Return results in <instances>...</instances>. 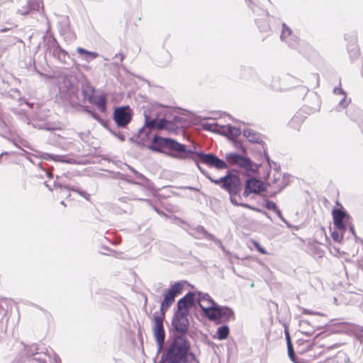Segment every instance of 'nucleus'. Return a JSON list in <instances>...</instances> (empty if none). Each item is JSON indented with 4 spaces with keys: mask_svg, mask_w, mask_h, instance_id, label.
Here are the masks:
<instances>
[{
    "mask_svg": "<svg viewBox=\"0 0 363 363\" xmlns=\"http://www.w3.org/2000/svg\"><path fill=\"white\" fill-rule=\"evenodd\" d=\"M359 331L363 334V326L360 328Z\"/></svg>",
    "mask_w": 363,
    "mask_h": 363,
    "instance_id": "58",
    "label": "nucleus"
},
{
    "mask_svg": "<svg viewBox=\"0 0 363 363\" xmlns=\"http://www.w3.org/2000/svg\"><path fill=\"white\" fill-rule=\"evenodd\" d=\"M133 184H138V182H132Z\"/></svg>",
    "mask_w": 363,
    "mask_h": 363,
    "instance_id": "63",
    "label": "nucleus"
},
{
    "mask_svg": "<svg viewBox=\"0 0 363 363\" xmlns=\"http://www.w3.org/2000/svg\"><path fill=\"white\" fill-rule=\"evenodd\" d=\"M162 363H163V362H162Z\"/></svg>",
    "mask_w": 363,
    "mask_h": 363,
    "instance_id": "64",
    "label": "nucleus"
},
{
    "mask_svg": "<svg viewBox=\"0 0 363 363\" xmlns=\"http://www.w3.org/2000/svg\"><path fill=\"white\" fill-rule=\"evenodd\" d=\"M45 172H46L47 176H48L49 178H51V177H52V174L50 172H49V171H45Z\"/></svg>",
    "mask_w": 363,
    "mask_h": 363,
    "instance_id": "54",
    "label": "nucleus"
},
{
    "mask_svg": "<svg viewBox=\"0 0 363 363\" xmlns=\"http://www.w3.org/2000/svg\"><path fill=\"white\" fill-rule=\"evenodd\" d=\"M203 126V128L206 130H208V131H211V132H213V133H223L222 131H221V127L222 126H219L217 123H203L202 125Z\"/></svg>",
    "mask_w": 363,
    "mask_h": 363,
    "instance_id": "29",
    "label": "nucleus"
},
{
    "mask_svg": "<svg viewBox=\"0 0 363 363\" xmlns=\"http://www.w3.org/2000/svg\"><path fill=\"white\" fill-rule=\"evenodd\" d=\"M285 333H286V340L287 346H289V342H291V340L290 338L289 333L287 331H286Z\"/></svg>",
    "mask_w": 363,
    "mask_h": 363,
    "instance_id": "49",
    "label": "nucleus"
},
{
    "mask_svg": "<svg viewBox=\"0 0 363 363\" xmlns=\"http://www.w3.org/2000/svg\"><path fill=\"white\" fill-rule=\"evenodd\" d=\"M86 112L89 113L94 119L99 120V116L97 113L89 110H86Z\"/></svg>",
    "mask_w": 363,
    "mask_h": 363,
    "instance_id": "45",
    "label": "nucleus"
},
{
    "mask_svg": "<svg viewBox=\"0 0 363 363\" xmlns=\"http://www.w3.org/2000/svg\"><path fill=\"white\" fill-rule=\"evenodd\" d=\"M255 246L256 247V249L262 254L263 255H267V252L265 250V249L264 247H262L259 244V242H255Z\"/></svg>",
    "mask_w": 363,
    "mask_h": 363,
    "instance_id": "41",
    "label": "nucleus"
},
{
    "mask_svg": "<svg viewBox=\"0 0 363 363\" xmlns=\"http://www.w3.org/2000/svg\"><path fill=\"white\" fill-rule=\"evenodd\" d=\"M287 350H288V355H289V357L290 358V359L292 362L296 363L295 352H294L293 345H292L291 342H289V346H287Z\"/></svg>",
    "mask_w": 363,
    "mask_h": 363,
    "instance_id": "32",
    "label": "nucleus"
},
{
    "mask_svg": "<svg viewBox=\"0 0 363 363\" xmlns=\"http://www.w3.org/2000/svg\"><path fill=\"white\" fill-rule=\"evenodd\" d=\"M0 128L4 133H7L9 130L4 121H0Z\"/></svg>",
    "mask_w": 363,
    "mask_h": 363,
    "instance_id": "43",
    "label": "nucleus"
},
{
    "mask_svg": "<svg viewBox=\"0 0 363 363\" xmlns=\"http://www.w3.org/2000/svg\"><path fill=\"white\" fill-rule=\"evenodd\" d=\"M148 148L156 152H162L163 149H168L172 151L169 154L171 157L178 160H191L196 163L197 167L199 166V162L217 169H224L228 167L226 162L216 155L187 149L186 145L169 138L155 135Z\"/></svg>",
    "mask_w": 363,
    "mask_h": 363,
    "instance_id": "1",
    "label": "nucleus"
},
{
    "mask_svg": "<svg viewBox=\"0 0 363 363\" xmlns=\"http://www.w3.org/2000/svg\"><path fill=\"white\" fill-rule=\"evenodd\" d=\"M77 52L79 55H83L82 60L86 61L87 62H89L92 60L96 59L99 57V54L97 52L89 51L82 48H77Z\"/></svg>",
    "mask_w": 363,
    "mask_h": 363,
    "instance_id": "22",
    "label": "nucleus"
},
{
    "mask_svg": "<svg viewBox=\"0 0 363 363\" xmlns=\"http://www.w3.org/2000/svg\"><path fill=\"white\" fill-rule=\"evenodd\" d=\"M197 231L200 233H201L204 237H206V238L209 239V240H213V235H211L209 233H208L206 230L204 229L203 227L202 226H198V228H196Z\"/></svg>",
    "mask_w": 363,
    "mask_h": 363,
    "instance_id": "35",
    "label": "nucleus"
},
{
    "mask_svg": "<svg viewBox=\"0 0 363 363\" xmlns=\"http://www.w3.org/2000/svg\"><path fill=\"white\" fill-rule=\"evenodd\" d=\"M265 207L268 209V210H272V211H274L276 210V208H277L276 203L272 201H266V203H265Z\"/></svg>",
    "mask_w": 363,
    "mask_h": 363,
    "instance_id": "38",
    "label": "nucleus"
},
{
    "mask_svg": "<svg viewBox=\"0 0 363 363\" xmlns=\"http://www.w3.org/2000/svg\"><path fill=\"white\" fill-rule=\"evenodd\" d=\"M55 186H58L62 191L63 189H66L67 191H73L79 194L80 196H83L86 200H89L90 195L86 192L80 190L78 188H74V186H70L69 185H65V184L60 183V182H54Z\"/></svg>",
    "mask_w": 363,
    "mask_h": 363,
    "instance_id": "20",
    "label": "nucleus"
},
{
    "mask_svg": "<svg viewBox=\"0 0 363 363\" xmlns=\"http://www.w3.org/2000/svg\"><path fill=\"white\" fill-rule=\"evenodd\" d=\"M58 359H59V358H58V357H57V358L55 359V362H57Z\"/></svg>",
    "mask_w": 363,
    "mask_h": 363,
    "instance_id": "62",
    "label": "nucleus"
},
{
    "mask_svg": "<svg viewBox=\"0 0 363 363\" xmlns=\"http://www.w3.org/2000/svg\"><path fill=\"white\" fill-rule=\"evenodd\" d=\"M184 284L179 281L173 284L164 294V299L162 301V307H170L174 302L177 295L182 293Z\"/></svg>",
    "mask_w": 363,
    "mask_h": 363,
    "instance_id": "12",
    "label": "nucleus"
},
{
    "mask_svg": "<svg viewBox=\"0 0 363 363\" xmlns=\"http://www.w3.org/2000/svg\"><path fill=\"white\" fill-rule=\"evenodd\" d=\"M304 121V117L300 113L294 115L289 122V125L292 128L298 130L301 123Z\"/></svg>",
    "mask_w": 363,
    "mask_h": 363,
    "instance_id": "26",
    "label": "nucleus"
},
{
    "mask_svg": "<svg viewBox=\"0 0 363 363\" xmlns=\"http://www.w3.org/2000/svg\"><path fill=\"white\" fill-rule=\"evenodd\" d=\"M27 4L30 12L33 11H40V10H43L42 0H28Z\"/></svg>",
    "mask_w": 363,
    "mask_h": 363,
    "instance_id": "27",
    "label": "nucleus"
},
{
    "mask_svg": "<svg viewBox=\"0 0 363 363\" xmlns=\"http://www.w3.org/2000/svg\"><path fill=\"white\" fill-rule=\"evenodd\" d=\"M345 231H334L332 233V238L334 241L340 242L343 238V234Z\"/></svg>",
    "mask_w": 363,
    "mask_h": 363,
    "instance_id": "33",
    "label": "nucleus"
},
{
    "mask_svg": "<svg viewBox=\"0 0 363 363\" xmlns=\"http://www.w3.org/2000/svg\"><path fill=\"white\" fill-rule=\"evenodd\" d=\"M333 93L336 95H342L343 96V98L340 99V101L338 103L337 106L336 107V109L337 111H340V108H345L348 105V102L346 101V94L342 89L340 87H335L333 89Z\"/></svg>",
    "mask_w": 363,
    "mask_h": 363,
    "instance_id": "25",
    "label": "nucleus"
},
{
    "mask_svg": "<svg viewBox=\"0 0 363 363\" xmlns=\"http://www.w3.org/2000/svg\"><path fill=\"white\" fill-rule=\"evenodd\" d=\"M18 13L23 16L28 15L30 13V10L28 6V4L25 6H22L20 9H18Z\"/></svg>",
    "mask_w": 363,
    "mask_h": 363,
    "instance_id": "34",
    "label": "nucleus"
},
{
    "mask_svg": "<svg viewBox=\"0 0 363 363\" xmlns=\"http://www.w3.org/2000/svg\"><path fill=\"white\" fill-rule=\"evenodd\" d=\"M110 132L114 136L118 138L121 141H124L125 140V135L123 133H121V131L116 130L110 129Z\"/></svg>",
    "mask_w": 363,
    "mask_h": 363,
    "instance_id": "37",
    "label": "nucleus"
},
{
    "mask_svg": "<svg viewBox=\"0 0 363 363\" xmlns=\"http://www.w3.org/2000/svg\"><path fill=\"white\" fill-rule=\"evenodd\" d=\"M333 223L338 230L342 232L346 230V226L345 222L349 223L350 216L342 209L341 206L340 209L333 210Z\"/></svg>",
    "mask_w": 363,
    "mask_h": 363,
    "instance_id": "13",
    "label": "nucleus"
},
{
    "mask_svg": "<svg viewBox=\"0 0 363 363\" xmlns=\"http://www.w3.org/2000/svg\"><path fill=\"white\" fill-rule=\"evenodd\" d=\"M222 130L221 135H226L229 139L233 140L235 138L239 136L241 134V130L240 128L232 125L222 126L220 128Z\"/></svg>",
    "mask_w": 363,
    "mask_h": 363,
    "instance_id": "19",
    "label": "nucleus"
},
{
    "mask_svg": "<svg viewBox=\"0 0 363 363\" xmlns=\"http://www.w3.org/2000/svg\"><path fill=\"white\" fill-rule=\"evenodd\" d=\"M128 168L135 174V175L140 179H143V180H145L146 181L147 180V178L143 175L141 173L138 172V171H136L135 169H134L133 167L128 166Z\"/></svg>",
    "mask_w": 363,
    "mask_h": 363,
    "instance_id": "39",
    "label": "nucleus"
},
{
    "mask_svg": "<svg viewBox=\"0 0 363 363\" xmlns=\"http://www.w3.org/2000/svg\"><path fill=\"white\" fill-rule=\"evenodd\" d=\"M266 190L263 182L255 178L247 179L245 181V190L242 193L244 197H247L251 194H259Z\"/></svg>",
    "mask_w": 363,
    "mask_h": 363,
    "instance_id": "11",
    "label": "nucleus"
},
{
    "mask_svg": "<svg viewBox=\"0 0 363 363\" xmlns=\"http://www.w3.org/2000/svg\"><path fill=\"white\" fill-rule=\"evenodd\" d=\"M48 50L60 63L65 65H69L72 59L69 54L63 50L54 38H50L47 43Z\"/></svg>",
    "mask_w": 363,
    "mask_h": 363,
    "instance_id": "8",
    "label": "nucleus"
},
{
    "mask_svg": "<svg viewBox=\"0 0 363 363\" xmlns=\"http://www.w3.org/2000/svg\"><path fill=\"white\" fill-rule=\"evenodd\" d=\"M198 169L201 174L211 182L216 184H221V188L228 192L230 195V201L234 206H241L243 204V203L241 202L242 197L243 196L240 194L242 183L239 176L232 174L228 171L224 177L219 179H213L208 172L200 165Z\"/></svg>",
    "mask_w": 363,
    "mask_h": 363,
    "instance_id": "3",
    "label": "nucleus"
},
{
    "mask_svg": "<svg viewBox=\"0 0 363 363\" xmlns=\"http://www.w3.org/2000/svg\"><path fill=\"white\" fill-rule=\"evenodd\" d=\"M163 322L164 320H161V318H159L158 316H156L155 319H154L152 332L157 346V352H160L162 350L164 343L165 332Z\"/></svg>",
    "mask_w": 363,
    "mask_h": 363,
    "instance_id": "10",
    "label": "nucleus"
},
{
    "mask_svg": "<svg viewBox=\"0 0 363 363\" xmlns=\"http://www.w3.org/2000/svg\"><path fill=\"white\" fill-rule=\"evenodd\" d=\"M205 306H209V304H208L207 302H205Z\"/></svg>",
    "mask_w": 363,
    "mask_h": 363,
    "instance_id": "61",
    "label": "nucleus"
},
{
    "mask_svg": "<svg viewBox=\"0 0 363 363\" xmlns=\"http://www.w3.org/2000/svg\"><path fill=\"white\" fill-rule=\"evenodd\" d=\"M243 135L247 139V140L250 143H262V140L260 138L259 134L251 129H245L243 130Z\"/></svg>",
    "mask_w": 363,
    "mask_h": 363,
    "instance_id": "21",
    "label": "nucleus"
},
{
    "mask_svg": "<svg viewBox=\"0 0 363 363\" xmlns=\"http://www.w3.org/2000/svg\"><path fill=\"white\" fill-rule=\"evenodd\" d=\"M226 158L229 162L233 164H236L240 167L250 169L252 167V162L248 157H242L236 153H228L226 155Z\"/></svg>",
    "mask_w": 363,
    "mask_h": 363,
    "instance_id": "16",
    "label": "nucleus"
},
{
    "mask_svg": "<svg viewBox=\"0 0 363 363\" xmlns=\"http://www.w3.org/2000/svg\"><path fill=\"white\" fill-rule=\"evenodd\" d=\"M4 154L7 155L8 153H7V152H3V153H1V154L0 155V158H1V157H2V155H4Z\"/></svg>",
    "mask_w": 363,
    "mask_h": 363,
    "instance_id": "59",
    "label": "nucleus"
},
{
    "mask_svg": "<svg viewBox=\"0 0 363 363\" xmlns=\"http://www.w3.org/2000/svg\"><path fill=\"white\" fill-rule=\"evenodd\" d=\"M306 343L307 344L306 351L310 350L312 347V345L311 343H309L308 341Z\"/></svg>",
    "mask_w": 363,
    "mask_h": 363,
    "instance_id": "52",
    "label": "nucleus"
},
{
    "mask_svg": "<svg viewBox=\"0 0 363 363\" xmlns=\"http://www.w3.org/2000/svg\"><path fill=\"white\" fill-rule=\"evenodd\" d=\"M280 38L291 48H296L298 45L299 38L284 23L282 24Z\"/></svg>",
    "mask_w": 363,
    "mask_h": 363,
    "instance_id": "14",
    "label": "nucleus"
},
{
    "mask_svg": "<svg viewBox=\"0 0 363 363\" xmlns=\"http://www.w3.org/2000/svg\"><path fill=\"white\" fill-rule=\"evenodd\" d=\"M230 330L228 325H224L219 327L217 330V338L220 340H225L229 335Z\"/></svg>",
    "mask_w": 363,
    "mask_h": 363,
    "instance_id": "28",
    "label": "nucleus"
},
{
    "mask_svg": "<svg viewBox=\"0 0 363 363\" xmlns=\"http://www.w3.org/2000/svg\"><path fill=\"white\" fill-rule=\"evenodd\" d=\"M62 205L66 206V204L65 203V201H62L61 203H60Z\"/></svg>",
    "mask_w": 363,
    "mask_h": 363,
    "instance_id": "57",
    "label": "nucleus"
},
{
    "mask_svg": "<svg viewBox=\"0 0 363 363\" xmlns=\"http://www.w3.org/2000/svg\"><path fill=\"white\" fill-rule=\"evenodd\" d=\"M116 59L118 60H119V62H121L123 59H124V56L122 53H117L116 54L115 57H114Z\"/></svg>",
    "mask_w": 363,
    "mask_h": 363,
    "instance_id": "46",
    "label": "nucleus"
},
{
    "mask_svg": "<svg viewBox=\"0 0 363 363\" xmlns=\"http://www.w3.org/2000/svg\"><path fill=\"white\" fill-rule=\"evenodd\" d=\"M38 355L37 356H35L33 357V360L36 361V362H38L39 363H45L46 362V359L45 357H38Z\"/></svg>",
    "mask_w": 363,
    "mask_h": 363,
    "instance_id": "44",
    "label": "nucleus"
},
{
    "mask_svg": "<svg viewBox=\"0 0 363 363\" xmlns=\"http://www.w3.org/2000/svg\"><path fill=\"white\" fill-rule=\"evenodd\" d=\"M302 333L306 335L307 336H311L313 333V331H306Z\"/></svg>",
    "mask_w": 363,
    "mask_h": 363,
    "instance_id": "53",
    "label": "nucleus"
},
{
    "mask_svg": "<svg viewBox=\"0 0 363 363\" xmlns=\"http://www.w3.org/2000/svg\"><path fill=\"white\" fill-rule=\"evenodd\" d=\"M350 231L351 232V233L356 236V234H355V231H354V226L353 225H350Z\"/></svg>",
    "mask_w": 363,
    "mask_h": 363,
    "instance_id": "51",
    "label": "nucleus"
},
{
    "mask_svg": "<svg viewBox=\"0 0 363 363\" xmlns=\"http://www.w3.org/2000/svg\"><path fill=\"white\" fill-rule=\"evenodd\" d=\"M235 146L237 148L242 149V150H243V151H245V150H244V149H243V148H242V145H241L238 141H237V140H235Z\"/></svg>",
    "mask_w": 363,
    "mask_h": 363,
    "instance_id": "50",
    "label": "nucleus"
},
{
    "mask_svg": "<svg viewBox=\"0 0 363 363\" xmlns=\"http://www.w3.org/2000/svg\"><path fill=\"white\" fill-rule=\"evenodd\" d=\"M96 105L97 108L101 112L105 113L106 111L107 98L105 94L100 95L96 99L94 96V102H90Z\"/></svg>",
    "mask_w": 363,
    "mask_h": 363,
    "instance_id": "23",
    "label": "nucleus"
},
{
    "mask_svg": "<svg viewBox=\"0 0 363 363\" xmlns=\"http://www.w3.org/2000/svg\"><path fill=\"white\" fill-rule=\"evenodd\" d=\"M306 321H302V323L301 324V325H303V324H306Z\"/></svg>",
    "mask_w": 363,
    "mask_h": 363,
    "instance_id": "60",
    "label": "nucleus"
},
{
    "mask_svg": "<svg viewBox=\"0 0 363 363\" xmlns=\"http://www.w3.org/2000/svg\"><path fill=\"white\" fill-rule=\"evenodd\" d=\"M169 307H162V303H161L160 305V311H156L153 314V319H155L156 316H158L159 318H161V320H164L165 317V311L169 308Z\"/></svg>",
    "mask_w": 363,
    "mask_h": 363,
    "instance_id": "30",
    "label": "nucleus"
},
{
    "mask_svg": "<svg viewBox=\"0 0 363 363\" xmlns=\"http://www.w3.org/2000/svg\"><path fill=\"white\" fill-rule=\"evenodd\" d=\"M203 314L210 320L220 322H228L235 319V313L233 311L227 306H221L218 303L215 307L203 308L201 306Z\"/></svg>",
    "mask_w": 363,
    "mask_h": 363,
    "instance_id": "6",
    "label": "nucleus"
},
{
    "mask_svg": "<svg viewBox=\"0 0 363 363\" xmlns=\"http://www.w3.org/2000/svg\"><path fill=\"white\" fill-rule=\"evenodd\" d=\"M174 129V124L164 118H150L148 115H145V123L138 132V139L140 140L139 143H144L150 138V133L154 130H167Z\"/></svg>",
    "mask_w": 363,
    "mask_h": 363,
    "instance_id": "5",
    "label": "nucleus"
},
{
    "mask_svg": "<svg viewBox=\"0 0 363 363\" xmlns=\"http://www.w3.org/2000/svg\"><path fill=\"white\" fill-rule=\"evenodd\" d=\"M241 206L245 207L246 208H249V209L255 211H257V212H259V213H262L264 212L263 210L257 208H255V207L252 206H250L249 204H247V203H243V204Z\"/></svg>",
    "mask_w": 363,
    "mask_h": 363,
    "instance_id": "42",
    "label": "nucleus"
},
{
    "mask_svg": "<svg viewBox=\"0 0 363 363\" xmlns=\"http://www.w3.org/2000/svg\"><path fill=\"white\" fill-rule=\"evenodd\" d=\"M39 348L37 347V345H33L29 347V348L27 350V355L28 356H37L40 354V352H38Z\"/></svg>",
    "mask_w": 363,
    "mask_h": 363,
    "instance_id": "31",
    "label": "nucleus"
},
{
    "mask_svg": "<svg viewBox=\"0 0 363 363\" xmlns=\"http://www.w3.org/2000/svg\"><path fill=\"white\" fill-rule=\"evenodd\" d=\"M44 159H48V158H52L55 160H57V159L55 158H53L52 155H50V154H48V153H43L41 155H40Z\"/></svg>",
    "mask_w": 363,
    "mask_h": 363,
    "instance_id": "47",
    "label": "nucleus"
},
{
    "mask_svg": "<svg viewBox=\"0 0 363 363\" xmlns=\"http://www.w3.org/2000/svg\"><path fill=\"white\" fill-rule=\"evenodd\" d=\"M264 215H265L269 219L271 220V217L269 215V213L266 211H264V212L262 213Z\"/></svg>",
    "mask_w": 363,
    "mask_h": 363,
    "instance_id": "55",
    "label": "nucleus"
},
{
    "mask_svg": "<svg viewBox=\"0 0 363 363\" xmlns=\"http://www.w3.org/2000/svg\"><path fill=\"white\" fill-rule=\"evenodd\" d=\"M265 159L268 162H269V157L268 155H265Z\"/></svg>",
    "mask_w": 363,
    "mask_h": 363,
    "instance_id": "56",
    "label": "nucleus"
},
{
    "mask_svg": "<svg viewBox=\"0 0 363 363\" xmlns=\"http://www.w3.org/2000/svg\"><path fill=\"white\" fill-rule=\"evenodd\" d=\"M195 293L189 292L177 302V311L176 313H183L186 315L189 313V308L194 305Z\"/></svg>",
    "mask_w": 363,
    "mask_h": 363,
    "instance_id": "15",
    "label": "nucleus"
},
{
    "mask_svg": "<svg viewBox=\"0 0 363 363\" xmlns=\"http://www.w3.org/2000/svg\"><path fill=\"white\" fill-rule=\"evenodd\" d=\"M190 348L189 341L186 337L172 336V340L168 343L161 362L163 363H182L187 359Z\"/></svg>",
    "mask_w": 363,
    "mask_h": 363,
    "instance_id": "4",
    "label": "nucleus"
},
{
    "mask_svg": "<svg viewBox=\"0 0 363 363\" xmlns=\"http://www.w3.org/2000/svg\"><path fill=\"white\" fill-rule=\"evenodd\" d=\"M197 301L199 306H202L203 308L215 307L217 303L206 293L201 291L196 292Z\"/></svg>",
    "mask_w": 363,
    "mask_h": 363,
    "instance_id": "18",
    "label": "nucleus"
},
{
    "mask_svg": "<svg viewBox=\"0 0 363 363\" xmlns=\"http://www.w3.org/2000/svg\"><path fill=\"white\" fill-rule=\"evenodd\" d=\"M132 111L129 106L118 107L113 112V120L119 128H125L130 122Z\"/></svg>",
    "mask_w": 363,
    "mask_h": 363,
    "instance_id": "9",
    "label": "nucleus"
},
{
    "mask_svg": "<svg viewBox=\"0 0 363 363\" xmlns=\"http://www.w3.org/2000/svg\"><path fill=\"white\" fill-rule=\"evenodd\" d=\"M188 315L183 313H174L172 326L173 329V336H182L186 337V335L189 330V322Z\"/></svg>",
    "mask_w": 363,
    "mask_h": 363,
    "instance_id": "7",
    "label": "nucleus"
},
{
    "mask_svg": "<svg viewBox=\"0 0 363 363\" xmlns=\"http://www.w3.org/2000/svg\"><path fill=\"white\" fill-rule=\"evenodd\" d=\"M347 41V50L351 58H355L359 55V50L357 44L355 34H346L345 37Z\"/></svg>",
    "mask_w": 363,
    "mask_h": 363,
    "instance_id": "17",
    "label": "nucleus"
},
{
    "mask_svg": "<svg viewBox=\"0 0 363 363\" xmlns=\"http://www.w3.org/2000/svg\"><path fill=\"white\" fill-rule=\"evenodd\" d=\"M274 212L278 216V217L283 221L284 223H286L288 226L289 225L287 220L282 216L281 211L277 208L276 210L274 211Z\"/></svg>",
    "mask_w": 363,
    "mask_h": 363,
    "instance_id": "40",
    "label": "nucleus"
},
{
    "mask_svg": "<svg viewBox=\"0 0 363 363\" xmlns=\"http://www.w3.org/2000/svg\"><path fill=\"white\" fill-rule=\"evenodd\" d=\"M272 184L274 185V188L277 189V191L279 192L288 184V182L285 177L278 174L274 177Z\"/></svg>",
    "mask_w": 363,
    "mask_h": 363,
    "instance_id": "24",
    "label": "nucleus"
},
{
    "mask_svg": "<svg viewBox=\"0 0 363 363\" xmlns=\"http://www.w3.org/2000/svg\"><path fill=\"white\" fill-rule=\"evenodd\" d=\"M212 240L215 241V242H216V243L218 245H219V246L223 249V250H224V247H223V245H222V242H221V241H220V240H217V239H216V238H215V237L213 236V240Z\"/></svg>",
    "mask_w": 363,
    "mask_h": 363,
    "instance_id": "48",
    "label": "nucleus"
},
{
    "mask_svg": "<svg viewBox=\"0 0 363 363\" xmlns=\"http://www.w3.org/2000/svg\"><path fill=\"white\" fill-rule=\"evenodd\" d=\"M118 200L122 201V202H126L128 200H140V201H144L147 202L150 205L151 204L150 200L144 199H138V198L134 197V196H131L130 198L129 197H122V198H120Z\"/></svg>",
    "mask_w": 363,
    "mask_h": 363,
    "instance_id": "36",
    "label": "nucleus"
},
{
    "mask_svg": "<svg viewBox=\"0 0 363 363\" xmlns=\"http://www.w3.org/2000/svg\"><path fill=\"white\" fill-rule=\"evenodd\" d=\"M58 89L60 97L73 106L81 105L87 100L89 103L94 102V88L89 85L83 86L82 93L83 98L78 96L79 89L75 84V79L71 75H60L58 77Z\"/></svg>",
    "mask_w": 363,
    "mask_h": 363,
    "instance_id": "2",
    "label": "nucleus"
}]
</instances>
